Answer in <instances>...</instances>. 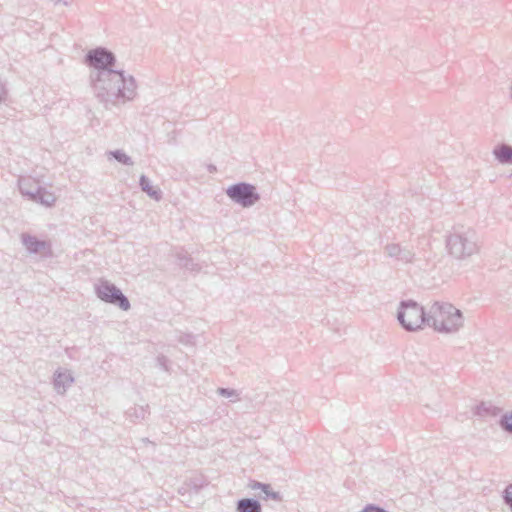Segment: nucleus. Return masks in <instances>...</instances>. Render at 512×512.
Returning a JSON list of instances; mask_svg holds the SVG:
<instances>
[{
    "label": "nucleus",
    "instance_id": "obj_1",
    "mask_svg": "<svg viewBox=\"0 0 512 512\" xmlns=\"http://www.w3.org/2000/svg\"><path fill=\"white\" fill-rule=\"evenodd\" d=\"M431 318L439 331H453L461 325V313L450 304H436L431 310Z\"/></svg>",
    "mask_w": 512,
    "mask_h": 512
},
{
    "label": "nucleus",
    "instance_id": "obj_2",
    "mask_svg": "<svg viewBox=\"0 0 512 512\" xmlns=\"http://www.w3.org/2000/svg\"><path fill=\"white\" fill-rule=\"evenodd\" d=\"M398 318L407 330L419 329L425 321L423 309L416 303L404 304Z\"/></svg>",
    "mask_w": 512,
    "mask_h": 512
},
{
    "label": "nucleus",
    "instance_id": "obj_3",
    "mask_svg": "<svg viewBox=\"0 0 512 512\" xmlns=\"http://www.w3.org/2000/svg\"><path fill=\"white\" fill-rule=\"evenodd\" d=\"M227 194L233 200L241 203L243 206L252 205L258 199L254 192V187L247 184H237L227 189Z\"/></svg>",
    "mask_w": 512,
    "mask_h": 512
},
{
    "label": "nucleus",
    "instance_id": "obj_4",
    "mask_svg": "<svg viewBox=\"0 0 512 512\" xmlns=\"http://www.w3.org/2000/svg\"><path fill=\"white\" fill-rule=\"evenodd\" d=\"M97 291L101 299L117 303L123 310H127L129 308L128 300L115 287L103 284L98 287Z\"/></svg>",
    "mask_w": 512,
    "mask_h": 512
},
{
    "label": "nucleus",
    "instance_id": "obj_5",
    "mask_svg": "<svg viewBox=\"0 0 512 512\" xmlns=\"http://www.w3.org/2000/svg\"><path fill=\"white\" fill-rule=\"evenodd\" d=\"M88 58L92 66L101 69L111 66L113 62L112 54L102 49L90 52Z\"/></svg>",
    "mask_w": 512,
    "mask_h": 512
},
{
    "label": "nucleus",
    "instance_id": "obj_6",
    "mask_svg": "<svg viewBox=\"0 0 512 512\" xmlns=\"http://www.w3.org/2000/svg\"><path fill=\"white\" fill-rule=\"evenodd\" d=\"M239 512H260V505L257 501L243 499L238 503Z\"/></svg>",
    "mask_w": 512,
    "mask_h": 512
},
{
    "label": "nucleus",
    "instance_id": "obj_7",
    "mask_svg": "<svg viewBox=\"0 0 512 512\" xmlns=\"http://www.w3.org/2000/svg\"><path fill=\"white\" fill-rule=\"evenodd\" d=\"M496 157L501 162L512 163V148L509 146H500L494 151Z\"/></svg>",
    "mask_w": 512,
    "mask_h": 512
},
{
    "label": "nucleus",
    "instance_id": "obj_8",
    "mask_svg": "<svg viewBox=\"0 0 512 512\" xmlns=\"http://www.w3.org/2000/svg\"><path fill=\"white\" fill-rule=\"evenodd\" d=\"M502 426L509 432H512V413L507 414L502 419Z\"/></svg>",
    "mask_w": 512,
    "mask_h": 512
},
{
    "label": "nucleus",
    "instance_id": "obj_9",
    "mask_svg": "<svg viewBox=\"0 0 512 512\" xmlns=\"http://www.w3.org/2000/svg\"><path fill=\"white\" fill-rule=\"evenodd\" d=\"M505 497L508 502L512 503V485L506 489Z\"/></svg>",
    "mask_w": 512,
    "mask_h": 512
},
{
    "label": "nucleus",
    "instance_id": "obj_10",
    "mask_svg": "<svg viewBox=\"0 0 512 512\" xmlns=\"http://www.w3.org/2000/svg\"><path fill=\"white\" fill-rule=\"evenodd\" d=\"M362 512H384V511L377 507H367Z\"/></svg>",
    "mask_w": 512,
    "mask_h": 512
},
{
    "label": "nucleus",
    "instance_id": "obj_11",
    "mask_svg": "<svg viewBox=\"0 0 512 512\" xmlns=\"http://www.w3.org/2000/svg\"><path fill=\"white\" fill-rule=\"evenodd\" d=\"M262 489H263V491H264L266 494H268V493H269V492H268V486L263 485V486H262Z\"/></svg>",
    "mask_w": 512,
    "mask_h": 512
},
{
    "label": "nucleus",
    "instance_id": "obj_12",
    "mask_svg": "<svg viewBox=\"0 0 512 512\" xmlns=\"http://www.w3.org/2000/svg\"><path fill=\"white\" fill-rule=\"evenodd\" d=\"M272 497H273V498H277V497H278V495H277L276 493H272Z\"/></svg>",
    "mask_w": 512,
    "mask_h": 512
}]
</instances>
